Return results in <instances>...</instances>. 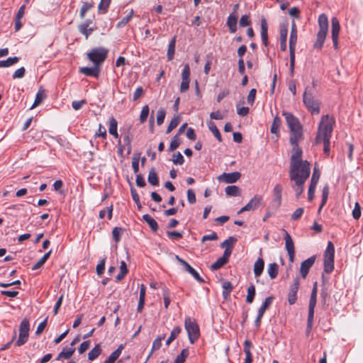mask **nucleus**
<instances>
[{
	"mask_svg": "<svg viewBox=\"0 0 363 363\" xmlns=\"http://www.w3.org/2000/svg\"><path fill=\"white\" fill-rule=\"evenodd\" d=\"M237 240L238 239L236 237L230 236L220 243V247L225 249H226V247H230V249H233L234 245L236 243Z\"/></svg>",
	"mask_w": 363,
	"mask_h": 363,
	"instance_id": "41",
	"label": "nucleus"
},
{
	"mask_svg": "<svg viewBox=\"0 0 363 363\" xmlns=\"http://www.w3.org/2000/svg\"><path fill=\"white\" fill-rule=\"evenodd\" d=\"M117 128H118V122L113 116H111L109 118L108 132L111 135H112L116 139H118L119 138V135L118 133Z\"/></svg>",
	"mask_w": 363,
	"mask_h": 363,
	"instance_id": "25",
	"label": "nucleus"
},
{
	"mask_svg": "<svg viewBox=\"0 0 363 363\" xmlns=\"http://www.w3.org/2000/svg\"><path fill=\"white\" fill-rule=\"evenodd\" d=\"M29 333H19L18 338L15 345L17 347H21L24 345L28 339Z\"/></svg>",
	"mask_w": 363,
	"mask_h": 363,
	"instance_id": "60",
	"label": "nucleus"
},
{
	"mask_svg": "<svg viewBox=\"0 0 363 363\" xmlns=\"http://www.w3.org/2000/svg\"><path fill=\"white\" fill-rule=\"evenodd\" d=\"M222 287H223V292L222 296L224 300H228V298L230 297V292L232 291L233 289V284L228 281H225L222 283Z\"/></svg>",
	"mask_w": 363,
	"mask_h": 363,
	"instance_id": "28",
	"label": "nucleus"
},
{
	"mask_svg": "<svg viewBox=\"0 0 363 363\" xmlns=\"http://www.w3.org/2000/svg\"><path fill=\"white\" fill-rule=\"evenodd\" d=\"M175 44L176 37L174 36L173 38H172L168 45L167 57L169 61L172 60L174 57L175 52Z\"/></svg>",
	"mask_w": 363,
	"mask_h": 363,
	"instance_id": "32",
	"label": "nucleus"
},
{
	"mask_svg": "<svg viewBox=\"0 0 363 363\" xmlns=\"http://www.w3.org/2000/svg\"><path fill=\"white\" fill-rule=\"evenodd\" d=\"M274 300V296H269L267 297L261 306L259 308L257 313H259V315H264L266 310L268 309V308L272 304Z\"/></svg>",
	"mask_w": 363,
	"mask_h": 363,
	"instance_id": "26",
	"label": "nucleus"
},
{
	"mask_svg": "<svg viewBox=\"0 0 363 363\" xmlns=\"http://www.w3.org/2000/svg\"><path fill=\"white\" fill-rule=\"evenodd\" d=\"M182 331V328L179 326L174 327L171 332L170 336L166 340V345H169L170 343L174 340L179 335Z\"/></svg>",
	"mask_w": 363,
	"mask_h": 363,
	"instance_id": "47",
	"label": "nucleus"
},
{
	"mask_svg": "<svg viewBox=\"0 0 363 363\" xmlns=\"http://www.w3.org/2000/svg\"><path fill=\"white\" fill-rule=\"evenodd\" d=\"M264 268V262L262 258L259 257L254 264V274L256 278L260 277Z\"/></svg>",
	"mask_w": 363,
	"mask_h": 363,
	"instance_id": "21",
	"label": "nucleus"
},
{
	"mask_svg": "<svg viewBox=\"0 0 363 363\" xmlns=\"http://www.w3.org/2000/svg\"><path fill=\"white\" fill-rule=\"evenodd\" d=\"M237 23H238V16L234 13H231L228 18L226 22V26H228L229 31L230 33H235L237 31Z\"/></svg>",
	"mask_w": 363,
	"mask_h": 363,
	"instance_id": "19",
	"label": "nucleus"
},
{
	"mask_svg": "<svg viewBox=\"0 0 363 363\" xmlns=\"http://www.w3.org/2000/svg\"><path fill=\"white\" fill-rule=\"evenodd\" d=\"M162 296L164 298V305L167 308L170 303L169 290L166 286H162Z\"/></svg>",
	"mask_w": 363,
	"mask_h": 363,
	"instance_id": "51",
	"label": "nucleus"
},
{
	"mask_svg": "<svg viewBox=\"0 0 363 363\" xmlns=\"http://www.w3.org/2000/svg\"><path fill=\"white\" fill-rule=\"evenodd\" d=\"M184 328L187 332L190 343H195L200 337V329L198 323L194 319L186 317L184 320Z\"/></svg>",
	"mask_w": 363,
	"mask_h": 363,
	"instance_id": "6",
	"label": "nucleus"
},
{
	"mask_svg": "<svg viewBox=\"0 0 363 363\" xmlns=\"http://www.w3.org/2000/svg\"><path fill=\"white\" fill-rule=\"evenodd\" d=\"M280 124H281V118L278 116H276L274 118V120H273L271 128H270L271 133H274V134H277L279 133V128Z\"/></svg>",
	"mask_w": 363,
	"mask_h": 363,
	"instance_id": "54",
	"label": "nucleus"
},
{
	"mask_svg": "<svg viewBox=\"0 0 363 363\" xmlns=\"http://www.w3.org/2000/svg\"><path fill=\"white\" fill-rule=\"evenodd\" d=\"M30 323L27 318H24L19 326V333H29Z\"/></svg>",
	"mask_w": 363,
	"mask_h": 363,
	"instance_id": "55",
	"label": "nucleus"
},
{
	"mask_svg": "<svg viewBox=\"0 0 363 363\" xmlns=\"http://www.w3.org/2000/svg\"><path fill=\"white\" fill-rule=\"evenodd\" d=\"M96 27H87L83 25H79L78 30L80 33L84 35L85 38L87 40L90 35L95 30Z\"/></svg>",
	"mask_w": 363,
	"mask_h": 363,
	"instance_id": "35",
	"label": "nucleus"
},
{
	"mask_svg": "<svg viewBox=\"0 0 363 363\" xmlns=\"http://www.w3.org/2000/svg\"><path fill=\"white\" fill-rule=\"evenodd\" d=\"M334 123L333 117L330 118L328 115L322 116L315 139V144L321 142V138H331Z\"/></svg>",
	"mask_w": 363,
	"mask_h": 363,
	"instance_id": "2",
	"label": "nucleus"
},
{
	"mask_svg": "<svg viewBox=\"0 0 363 363\" xmlns=\"http://www.w3.org/2000/svg\"><path fill=\"white\" fill-rule=\"evenodd\" d=\"M261 26V38L262 42L264 46H268L269 40H268V25L267 20L262 17L260 21Z\"/></svg>",
	"mask_w": 363,
	"mask_h": 363,
	"instance_id": "18",
	"label": "nucleus"
},
{
	"mask_svg": "<svg viewBox=\"0 0 363 363\" xmlns=\"http://www.w3.org/2000/svg\"><path fill=\"white\" fill-rule=\"evenodd\" d=\"M182 80L190 81V67L188 63L184 65V69L182 72Z\"/></svg>",
	"mask_w": 363,
	"mask_h": 363,
	"instance_id": "62",
	"label": "nucleus"
},
{
	"mask_svg": "<svg viewBox=\"0 0 363 363\" xmlns=\"http://www.w3.org/2000/svg\"><path fill=\"white\" fill-rule=\"evenodd\" d=\"M249 211H253L259 206H264L263 201V196L259 194H256L247 204Z\"/></svg>",
	"mask_w": 363,
	"mask_h": 363,
	"instance_id": "16",
	"label": "nucleus"
},
{
	"mask_svg": "<svg viewBox=\"0 0 363 363\" xmlns=\"http://www.w3.org/2000/svg\"><path fill=\"white\" fill-rule=\"evenodd\" d=\"M123 349V345H120L118 347L109 355V357L104 361V363H114L121 354Z\"/></svg>",
	"mask_w": 363,
	"mask_h": 363,
	"instance_id": "23",
	"label": "nucleus"
},
{
	"mask_svg": "<svg viewBox=\"0 0 363 363\" xmlns=\"http://www.w3.org/2000/svg\"><path fill=\"white\" fill-rule=\"evenodd\" d=\"M241 177V173L239 172H234L230 173H223L218 177V180L220 182L225 184H233L236 182Z\"/></svg>",
	"mask_w": 363,
	"mask_h": 363,
	"instance_id": "12",
	"label": "nucleus"
},
{
	"mask_svg": "<svg viewBox=\"0 0 363 363\" xmlns=\"http://www.w3.org/2000/svg\"><path fill=\"white\" fill-rule=\"evenodd\" d=\"M130 194H131V196L133 198V200L134 201V202L137 205L138 209V210H141L142 205H141L140 201L139 195H138L136 189L133 186H130Z\"/></svg>",
	"mask_w": 363,
	"mask_h": 363,
	"instance_id": "52",
	"label": "nucleus"
},
{
	"mask_svg": "<svg viewBox=\"0 0 363 363\" xmlns=\"http://www.w3.org/2000/svg\"><path fill=\"white\" fill-rule=\"evenodd\" d=\"M45 98V95L44 94H43L40 91H39L37 93L34 103L31 106L30 109H32V108H35V106H38L44 100Z\"/></svg>",
	"mask_w": 363,
	"mask_h": 363,
	"instance_id": "63",
	"label": "nucleus"
},
{
	"mask_svg": "<svg viewBox=\"0 0 363 363\" xmlns=\"http://www.w3.org/2000/svg\"><path fill=\"white\" fill-rule=\"evenodd\" d=\"M300 284V280L298 277H296L294 279L293 284L291 286L289 292L288 294V302L290 305H293L297 300V292Z\"/></svg>",
	"mask_w": 363,
	"mask_h": 363,
	"instance_id": "13",
	"label": "nucleus"
},
{
	"mask_svg": "<svg viewBox=\"0 0 363 363\" xmlns=\"http://www.w3.org/2000/svg\"><path fill=\"white\" fill-rule=\"evenodd\" d=\"M147 180L148 182L152 186L159 185V178L154 168L151 169L149 172Z\"/></svg>",
	"mask_w": 363,
	"mask_h": 363,
	"instance_id": "40",
	"label": "nucleus"
},
{
	"mask_svg": "<svg viewBox=\"0 0 363 363\" xmlns=\"http://www.w3.org/2000/svg\"><path fill=\"white\" fill-rule=\"evenodd\" d=\"M332 30L331 37L335 49L338 48V36L340 30V26L338 19L336 17H333L331 19Z\"/></svg>",
	"mask_w": 363,
	"mask_h": 363,
	"instance_id": "10",
	"label": "nucleus"
},
{
	"mask_svg": "<svg viewBox=\"0 0 363 363\" xmlns=\"http://www.w3.org/2000/svg\"><path fill=\"white\" fill-rule=\"evenodd\" d=\"M327 34V32L318 30L316 35V40L313 45L315 49L320 50L323 48Z\"/></svg>",
	"mask_w": 363,
	"mask_h": 363,
	"instance_id": "20",
	"label": "nucleus"
},
{
	"mask_svg": "<svg viewBox=\"0 0 363 363\" xmlns=\"http://www.w3.org/2000/svg\"><path fill=\"white\" fill-rule=\"evenodd\" d=\"M189 352L188 348H184L181 351L180 354L177 355L175 358L174 363H184L186 359L188 357Z\"/></svg>",
	"mask_w": 363,
	"mask_h": 363,
	"instance_id": "45",
	"label": "nucleus"
},
{
	"mask_svg": "<svg viewBox=\"0 0 363 363\" xmlns=\"http://www.w3.org/2000/svg\"><path fill=\"white\" fill-rule=\"evenodd\" d=\"M256 295L255 286L253 284H251L247 288V295L246 296V302L247 303H252L254 301Z\"/></svg>",
	"mask_w": 363,
	"mask_h": 363,
	"instance_id": "37",
	"label": "nucleus"
},
{
	"mask_svg": "<svg viewBox=\"0 0 363 363\" xmlns=\"http://www.w3.org/2000/svg\"><path fill=\"white\" fill-rule=\"evenodd\" d=\"M267 273L272 279H275L279 273V265L276 263H271L268 265Z\"/></svg>",
	"mask_w": 363,
	"mask_h": 363,
	"instance_id": "30",
	"label": "nucleus"
},
{
	"mask_svg": "<svg viewBox=\"0 0 363 363\" xmlns=\"http://www.w3.org/2000/svg\"><path fill=\"white\" fill-rule=\"evenodd\" d=\"M166 115V111L164 108H161L157 111V124L158 125H161L164 121Z\"/></svg>",
	"mask_w": 363,
	"mask_h": 363,
	"instance_id": "64",
	"label": "nucleus"
},
{
	"mask_svg": "<svg viewBox=\"0 0 363 363\" xmlns=\"http://www.w3.org/2000/svg\"><path fill=\"white\" fill-rule=\"evenodd\" d=\"M111 0H101L99 6L98 11L99 13H106L108 11Z\"/></svg>",
	"mask_w": 363,
	"mask_h": 363,
	"instance_id": "46",
	"label": "nucleus"
},
{
	"mask_svg": "<svg viewBox=\"0 0 363 363\" xmlns=\"http://www.w3.org/2000/svg\"><path fill=\"white\" fill-rule=\"evenodd\" d=\"M324 257H335V247L331 241L328 242L326 250L324 252Z\"/></svg>",
	"mask_w": 363,
	"mask_h": 363,
	"instance_id": "57",
	"label": "nucleus"
},
{
	"mask_svg": "<svg viewBox=\"0 0 363 363\" xmlns=\"http://www.w3.org/2000/svg\"><path fill=\"white\" fill-rule=\"evenodd\" d=\"M108 50L104 47H98L91 49L87 54V57L93 65L101 67V65L106 60Z\"/></svg>",
	"mask_w": 363,
	"mask_h": 363,
	"instance_id": "5",
	"label": "nucleus"
},
{
	"mask_svg": "<svg viewBox=\"0 0 363 363\" xmlns=\"http://www.w3.org/2000/svg\"><path fill=\"white\" fill-rule=\"evenodd\" d=\"M334 259L335 257H324V272L330 274L333 271Z\"/></svg>",
	"mask_w": 363,
	"mask_h": 363,
	"instance_id": "29",
	"label": "nucleus"
},
{
	"mask_svg": "<svg viewBox=\"0 0 363 363\" xmlns=\"http://www.w3.org/2000/svg\"><path fill=\"white\" fill-rule=\"evenodd\" d=\"M320 177V172L317 167H314L308 190V200L311 201L314 199L315 191Z\"/></svg>",
	"mask_w": 363,
	"mask_h": 363,
	"instance_id": "7",
	"label": "nucleus"
},
{
	"mask_svg": "<svg viewBox=\"0 0 363 363\" xmlns=\"http://www.w3.org/2000/svg\"><path fill=\"white\" fill-rule=\"evenodd\" d=\"M225 191V194L230 196H238L240 195V189L235 185L228 186Z\"/></svg>",
	"mask_w": 363,
	"mask_h": 363,
	"instance_id": "39",
	"label": "nucleus"
},
{
	"mask_svg": "<svg viewBox=\"0 0 363 363\" xmlns=\"http://www.w3.org/2000/svg\"><path fill=\"white\" fill-rule=\"evenodd\" d=\"M52 253V250H49L48 252H46L40 260H38L33 267L32 270H36L40 269L45 263V262L49 259Z\"/></svg>",
	"mask_w": 363,
	"mask_h": 363,
	"instance_id": "36",
	"label": "nucleus"
},
{
	"mask_svg": "<svg viewBox=\"0 0 363 363\" xmlns=\"http://www.w3.org/2000/svg\"><path fill=\"white\" fill-rule=\"evenodd\" d=\"M143 219L147 223L152 232L155 233L157 231L159 228L158 224L157 221L149 214H144L143 216Z\"/></svg>",
	"mask_w": 363,
	"mask_h": 363,
	"instance_id": "27",
	"label": "nucleus"
},
{
	"mask_svg": "<svg viewBox=\"0 0 363 363\" xmlns=\"http://www.w3.org/2000/svg\"><path fill=\"white\" fill-rule=\"evenodd\" d=\"M183 266L185 268V270L189 273L197 281L201 284L204 283L203 279L187 262Z\"/></svg>",
	"mask_w": 363,
	"mask_h": 363,
	"instance_id": "24",
	"label": "nucleus"
},
{
	"mask_svg": "<svg viewBox=\"0 0 363 363\" xmlns=\"http://www.w3.org/2000/svg\"><path fill=\"white\" fill-rule=\"evenodd\" d=\"M329 194V186L328 184L325 185L322 190V200L318 208V212L321 211L323 207L325 205Z\"/></svg>",
	"mask_w": 363,
	"mask_h": 363,
	"instance_id": "42",
	"label": "nucleus"
},
{
	"mask_svg": "<svg viewBox=\"0 0 363 363\" xmlns=\"http://www.w3.org/2000/svg\"><path fill=\"white\" fill-rule=\"evenodd\" d=\"M311 172L289 173L291 181L294 182L292 189L296 192V198L299 199L304 191V184L310 176Z\"/></svg>",
	"mask_w": 363,
	"mask_h": 363,
	"instance_id": "3",
	"label": "nucleus"
},
{
	"mask_svg": "<svg viewBox=\"0 0 363 363\" xmlns=\"http://www.w3.org/2000/svg\"><path fill=\"white\" fill-rule=\"evenodd\" d=\"M315 255H313L301 262L300 267V273L303 279H305L307 277L310 271V269L315 263Z\"/></svg>",
	"mask_w": 363,
	"mask_h": 363,
	"instance_id": "14",
	"label": "nucleus"
},
{
	"mask_svg": "<svg viewBox=\"0 0 363 363\" xmlns=\"http://www.w3.org/2000/svg\"><path fill=\"white\" fill-rule=\"evenodd\" d=\"M297 28L294 21L292 22L289 37V52H290V74H294L295 67V51L297 43Z\"/></svg>",
	"mask_w": 363,
	"mask_h": 363,
	"instance_id": "4",
	"label": "nucleus"
},
{
	"mask_svg": "<svg viewBox=\"0 0 363 363\" xmlns=\"http://www.w3.org/2000/svg\"><path fill=\"white\" fill-rule=\"evenodd\" d=\"M149 113H150V108H149L148 105H145L143 107L142 111L140 112V121L141 123H143L147 121Z\"/></svg>",
	"mask_w": 363,
	"mask_h": 363,
	"instance_id": "58",
	"label": "nucleus"
},
{
	"mask_svg": "<svg viewBox=\"0 0 363 363\" xmlns=\"http://www.w3.org/2000/svg\"><path fill=\"white\" fill-rule=\"evenodd\" d=\"M287 35L288 26L286 24H281L280 26V49L283 52L286 50Z\"/></svg>",
	"mask_w": 363,
	"mask_h": 363,
	"instance_id": "17",
	"label": "nucleus"
},
{
	"mask_svg": "<svg viewBox=\"0 0 363 363\" xmlns=\"http://www.w3.org/2000/svg\"><path fill=\"white\" fill-rule=\"evenodd\" d=\"M319 30L323 32H328V19L325 13H321L318 20Z\"/></svg>",
	"mask_w": 363,
	"mask_h": 363,
	"instance_id": "22",
	"label": "nucleus"
},
{
	"mask_svg": "<svg viewBox=\"0 0 363 363\" xmlns=\"http://www.w3.org/2000/svg\"><path fill=\"white\" fill-rule=\"evenodd\" d=\"M208 129L211 130V132L213 134V135L216 137V138L219 141V142H221L222 141V137H221V134L219 131V130L218 129L216 125L215 124L214 122L210 121L208 123Z\"/></svg>",
	"mask_w": 363,
	"mask_h": 363,
	"instance_id": "33",
	"label": "nucleus"
},
{
	"mask_svg": "<svg viewBox=\"0 0 363 363\" xmlns=\"http://www.w3.org/2000/svg\"><path fill=\"white\" fill-rule=\"evenodd\" d=\"M79 72L84 74L87 77H92L94 78H99L100 72H101V67L97 65H93L91 67H79Z\"/></svg>",
	"mask_w": 363,
	"mask_h": 363,
	"instance_id": "15",
	"label": "nucleus"
},
{
	"mask_svg": "<svg viewBox=\"0 0 363 363\" xmlns=\"http://www.w3.org/2000/svg\"><path fill=\"white\" fill-rule=\"evenodd\" d=\"M180 122V117L179 116H174L170 121L167 128L166 130V133H169L172 132L173 129H174Z\"/></svg>",
	"mask_w": 363,
	"mask_h": 363,
	"instance_id": "53",
	"label": "nucleus"
},
{
	"mask_svg": "<svg viewBox=\"0 0 363 363\" xmlns=\"http://www.w3.org/2000/svg\"><path fill=\"white\" fill-rule=\"evenodd\" d=\"M283 231L284 234L285 247L289 255V259L291 262H293L295 255L294 243L289 233L286 230H283Z\"/></svg>",
	"mask_w": 363,
	"mask_h": 363,
	"instance_id": "8",
	"label": "nucleus"
},
{
	"mask_svg": "<svg viewBox=\"0 0 363 363\" xmlns=\"http://www.w3.org/2000/svg\"><path fill=\"white\" fill-rule=\"evenodd\" d=\"M281 192L282 186L279 184H277L273 189L274 199L270 203V207L272 208L274 211H277L281 204Z\"/></svg>",
	"mask_w": 363,
	"mask_h": 363,
	"instance_id": "9",
	"label": "nucleus"
},
{
	"mask_svg": "<svg viewBox=\"0 0 363 363\" xmlns=\"http://www.w3.org/2000/svg\"><path fill=\"white\" fill-rule=\"evenodd\" d=\"M228 262L225 259H224V257H220L211 265L210 269L212 271H216L223 267Z\"/></svg>",
	"mask_w": 363,
	"mask_h": 363,
	"instance_id": "43",
	"label": "nucleus"
},
{
	"mask_svg": "<svg viewBox=\"0 0 363 363\" xmlns=\"http://www.w3.org/2000/svg\"><path fill=\"white\" fill-rule=\"evenodd\" d=\"M125 229L121 227H115L112 230L113 238L116 243L120 242L121 235L123 233Z\"/></svg>",
	"mask_w": 363,
	"mask_h": 363,
	"instance_id": "48",
	"label": "nucleus"
},
{
	"mask_svg": "<svg viewBox=\"0 0 363 363\" xmlns=\"http://www.w3.org/2000/svg\"><path fill=\"white\" fill-rule=\"evenodd\" d=\"M106 257H104L99 262V263L96 265V274L99 276L102 275L105 271V264H106Z\"/></svg>",
	"mask_w": 363,
	"mask_h": 363,
	"instance_id": "61",
	"label": "nucleus"
},
{
	"mask_svg": "<svg viewBox=\"0 0 363 363\" xmlns=\"http://www.w3.org/2000/svg\"><path fill=\"white\" fill-rule=\"evenodd\" d=\"M314 309L315 307H309L308 306V319H307V331L310 332L313 327V321L314 318Z\"/></svg>",
	"mask_w": 363,
	"mask_h": 363,
	"instance_id": "44",
	"label": "nucleus"
},
{
	"mask_svg": "<svg viewBox=\"0 0 363 363\" xmlns=\"http://www.w3.org/2000/svg\"><path fill=\"white\" fill-rule=\"evenodd\" d=\"M303 102L312 115L318 114L320 113V102L319 100L315 99V98L306 99L303 100Z\"/></svg>",
	"mask_w": 363,
	"mask_h": 363,
	"instance_id": "11",
	"label": "nucleus"
},
{
	"mask_svg": "<svg viewBox=\"0 0 363 363\" xmlns=\"http://www.w3.org/2000/svg\"><path fill=\"white\" fill-rule=\"evenodd\" d=\"M20 60L19 57H10L5 60H0V67H9L17 63Z\"/></svg>",
	"mask_w": 363,
	"mask_h": 363,
	"instance_id": "38",
	"label": "nucleus"
},
{
	"mask_svg": "<svg viewBox=\"0 0 363 363\" xmlns=\"http://www.w3.org/2000/svg\"><path fill=\"white\" fill-rule=\"evenodd\" d=\"M101 353V348L100 344H97L95 347L89 352L88 359L93 361L96 359Z\"/></svg>",
	"mask_w": 363,
	"mask_h": 363,
	"instance_id": "31",
	"label": "nucleus"
},
{
	"mask_svg": "<svg viewBox=\"0 0 363 363\" xmlns=\"http://www.w3.org/2000/svg\"><path fill=\"white\" fill-rule=\"evenodd\" d=\"M74 351V347H65L63 348L62 351L60 352V357H63V359H68L72 356Z\"/></svg>",
	"mask_w": 363,
	"mask_h": 363,
	"instance_id": "49",
	"label": "nucleus"
},
{
	"mask_svg": "<svg viewBox=\"0 0 363 363\" xmlns=\"http://www.w3.org/2000/svg\"><path fill=\"white\" fill-rule=\"evenodd\" d=\"M128 273V269L127 267L126 263L124 261H121L120 264V272L116 277V281H121Z\"/></svg>",
	"mask_w": 363,
	"mask_h": 363,
	"instance_id": "34",
	"label": "nucleus"
},
{
	"mask_svg": "<svg viewBox=\"0 0 363 363\" xmlns=\"http://www.w3.org/2000/svg\"><path fill=\"white\" fill-rule=\"evenodd\" d=\"M282 115L290 130L289 142L293 146L289 173L311 172V164L302 160L303 151L298 146V142L303 138V126L298 118L291 112L283 111Z\"/></svg>",
	"mask_w": 363,
	"mask_h": 363,
	"instance_id": "1",
	"label": "nucleus"
},
{
	"mask_svg": "<svg viewBox=\"0 0 363 363\" xmlns=\"http://www.w3.org/2000/svg\"><path fill=\"white\" fill-rule=\"evenodd\" d=\"M94 6V3L93 1L91 2H84L82 6L80 9L79 16L81 18H84L86 13L93 8Z\"/></svg>",
	"mask_w": 363,
	"mask_h": 363,
	"instance_id": "50",
	"label": "nucleus"
},
{
	"mask_svg": "<svg viewBox=\"0 0 363 363\" xmlns=\"http://www.w3.org/2000/svg\"><path fill=\"white\" fill-rule=\"evenodd\" d=\"M133 15V11L131 10V11L126 16L123 17L120 21L118 22L116 24L117 28H121L124 27L132 18Z\"/></svg>",
	"mask_w": 363,
	"mask_h": 363,
	"instance_id": "56",
	"label": "nucleus"
},
{
	"mask_svg": "<svg viewBox=\"0 0 363 363\" xmlns=\"http://www.w3.org/2000/svg\"><path fill=\"white\" fill-rule=\"evenodd\" d=\"M172 162L176 165H182L184 162V158L180 152H177L173 155Z\"/></svg>",
	"mask_w": 363,
	"mask_h": 363,
	"instance_id": "59",
	"label": "nucleus"
}]
</instances>
